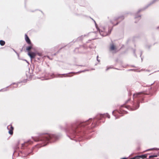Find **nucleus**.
<instances>
[{
	"mask_svg": "<svg viewBox=\"0 0 159 159\" xmlns=\"http://www.w3.org/2000/svg\"><path fill=\"white\" fill-rule=\"evenodd\" d=\"M99 32L101 35L103 36H106L108 34V33L105 31V29L103 27L101 28V29L99 30Z\"/></svg>",
	"mask_w": 159,
	"mask_h": 159,
	"instance_id": "f257e3e1",
	"label": "nucleus"
},
{
	"mask_svg": "<svg viewBox=\"0 0 159 159\" xmlns=\"http://www.w3.org/2000/svg\"><path fill=\"white\" fill-rule=\"evenodd\" d=\"M28 54L30 57L31 59L35 58V57L37 56L36 53L30 52H28Z\"/></svg>",
	"mask_w": 159,
	"mask_h": 159,
	"instance_id": "f03ea898",
	"label": "nucleus"
},
{
	"mask_svg": "<svg viewBox=\"0 0 159 159\" xmlns=\"http://www.w3.org/2000/svg\"><path fill=\"white\" fill-rule=\"evenodd\" d=\"M25 39L26 42L28 44H32L31 41L27 34H25Z\"/></svg>",
	"mask_w": 159,
	"mask_h": 159,
	"instance_id": "7ed1b4c3",
	"label": "nucleus"
},
{
	"mask_svg": "<svg viewBox=\"0 0 159 159\" xmlns=\"http://www.w3.org/2000/svg\"><path fill=\"white\" fill-rule=\"evenodd\" d=\"M110 49L111 51L114 50L116 49V47L114 44H112L110 45Z\"/></svg>",
	"mask_w": 159,
	"mask_h": 159,
	"instance_id": "20e7f679",
	"label": "nucleus"
},
{
	"mask_svg": "<svg viewBox=\"0 0 159 159\" xmlns=\"http://www.w3.org/2000/svg\"><path fill=\"white\" fill-rule=\"evenodd\" d=\"M30 45V46H28L26 47V50L28 52H30V50L32 48L33 44H29Z\"/></svg>",
	"mask_w": 159,
	"mask_h": 159,
	"instance_id": "39448f33",
	"label": "nucleus"
},
{
	"mask_svg": "<svg viewBox=\"0 0 159 159\" xmlns=\"http://www.w3.org/2000/svg\"><path fill=\"white\" fill-rule=\"evenodd\" d=\"M13 128L12 126V125H11V127H10V129L9 131V133L10 134H11V135L13 133Z\"/></svg>",
	"mask_w": 159,
	"mask_h": 159,
	"instance_id": "423d86ee",
	"label": "nucleus"
},
{
	"mask_svg": "<svg viewBox=\"0 0 159 159\" xmlns=\"http://www.w3.org/2000/svg\"><path fill=\"white\" fill-rule=\"evenodd\" d=\"M139 159L140 158H142L143 159L145 158H146V156L145 155H142L141 156H138Z\"/></svg>",
	"mask_w": 159,
	"mask_h": 159,
	"instance_id": "0eeeda50",
	"label": "nucleus"
},
{
	"mask_svg": "<svg viewBox=\"0 0 159 159\" xmlns=\"http://www.w3.org/2000/svg\"><path fill=\"white\" fill-rule=\"evenodd\" d=\"M5 42L4 41L2 40H0V44L1 46H3L5 44Z\"/></svg>",
	"mask_w": 159,
	"mask_h": 159,
	"instance_id": "6e6552de",
	"label": "nucleus"
},
{
	"mask_svg": "<svg viewBox=\"0 0 159 159\" xmlns=\"http://www.w3.org/2000/svg\"><path fill=\"white\" fill-rule=\"evenodd\" d=\"M120 18H121L122 20H123L124 18V16H121L120 17ZM119 18H120V17H118V18H117L116 19V20H117Z\"/></svg>",
	"mask_w": 159,
	"mask_h": 159,
	"instance_id": "1a4fd4ad",
	"label": "nucleus"
},
{
	"mask_svg": "<svg viewBox=\"0 0 159 159\" xmlns=\"http://www.w3.org/2000/svg\"><path fill=\"white\" fill-rule=\"evenodd\" d=\"M37 55H38L39 56H42V53H36Z\"/></svg>",
	"mask_w": 159,
	"mask_h": 159,
	"instance_id": "9d476101",
	"label": "nucleus"
},
{
	"mask_svg": "<svg viewBox=\"0 0 159 159\" xmlns=\"http://www.w3.org/2000/svg\"><path fill=\"white\" fill-rule=\"evenodd\" d=\"M157 157V155H155V156H151L149 157V158H152V157Z\"/></svg>",
	"mask_w": 159,
	"mask_h": 159,
	"instance_id": "9b49d317",
	"label": "nucleus"
},
{
	"mask_svg": "<svg viewBox=\"0 0 159 159\" xmlns=\"http://www.w3.org/2000/svg\"><path fill=\"white\" fill-rule=\"evenodd\" d=\"M141 94V93H137V94H138V95H139V94Z\"/></svg>",
	"mask_w": 159,
	"mask_h": 159,
	"instance_id": "f8f14e48",
	"label": "nucleus"
},
{
	"mask_svg": "<svg viewBox=\"0 0 159 159\" xmlns=\"http://www.w3.org/2000/svg\"><path fill=\"white\" fill-rule=\"evenodd\" d=\"M121 159H126V158H121Z\"/></svg>",
	"mask_w": 159,
	"mask_h": 159,
	"instance_id": "ddd939ff",
	"label": "nucleus"
},
{
	"mask_svg": "<svg viewBox=\"0 0 159 159\" xmlns=\"http://www.w3.org/2000/svg\"><path fill=\"white\" fill-rule=\"evenodd\" d=\"M113 68L112 67H110V68H109L108 69H112Z\"/></svg>",
	"mask_w": 159,
	"mask_h": 159,
	"instance_id": "4468645a",
	"label": "nucleus"
},
{
	"mask_svg": "<svg viewBox=\"0 0 159 159\" xmlns=\"http://www.w3.org/2000/svg\"><path fill=\"white\" fill-rule=\"evenodd\" d=\"M118 22H117V23L115 25H117L118 24Z\"/></svg>",
	"mask_w": 159,
	"mask_h": 159,
	"instance_id": "2eb2a0df",
	"label": "nucleus"
}]
</instances>
